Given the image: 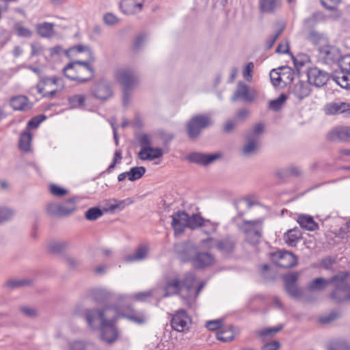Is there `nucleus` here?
Returning a JSON list of instances; mask_svg holds the SVG:
<instances>
[{"instance_id":"61","label":"nucleus","mask_w":350,"mask_h":350,"mask_svg":"<svg viewBox=\"0 0 350 350\" xmlns=\"http://www.w3.org/2000/svg\"><path fill=\"white\" fill-rule=\"evenodd\" d=\"M69 350H87L86 345L81 340H76L69 343Z\"/></svg>"},{"instance_id":"43","label":"nucleus","mask_w":350,"mask_h":350,"mask_svg":"<svg viewBox=\"0 0 350 350\" xmlns=\"http://www.w3.org/2000/svg\"><path fill=\"white\" fill-rule=\"evenodd\" d=\"M234 327L230 326L227 329H221L217 334V338L222 342H230L234 338Z\"/></svg>"},{"instance_id":"25","label":"nucleus","mask_w":350,"mask_h":350,"mask_svg":"<svg viewBox=\"0 0 350 350\" xmlns=\"http://www.w3.org/2000/svg\"><path fill=\"white\" fill-rule=\"evenodd\" d=\"M282 70H286V72H279L275 69H273L269 74L271 81L274 86L280 85V82L284 81V77L287 75V79L289 81H292L293 78L292 76V70L290 68H279Z\"/></svg>"},{"instance_id":"8","label":"nucleus","mask_w":350,"mask_h":350,"mask_svg":"<svg viewBox=\"0 0 350 350\" xmlns=\"http://www.w3.org/2000/svg\"><path fill=\"white\" fill-rule=\"evenodd\" d=\"M317 57L319 62L332 65L340 60L341 52L334 46L325 45L319 48Z\"/></svg>"},{"instance_id":"30","label":"nucleus","mask_w":350,"mask_h":350,"mask_svg":"<svg viewBox=\"0 0 350 350\" xmlns=\"http://www.w3.org/2000/svg\"><path fill=\"white\" fill-rule=\"evenodd\" d=\"M88 296L96 303H102L110 298L111 293L105 289L92 288L88 291Z\"/></svg>"},{"instance_id":"54","label":"nucleus","mask_w":350,"mask_h":350,"mask_svg":"<svg viewBox=\"0 0 350 350\" xmlns=\"http://www.w3.org/2000/svg\"><path fill=\"white\" fill-rule=\"evenodd\" d=\"M285 289L288 294L295 298H299L301 296V291L296 284L285 285Z\"/></svg>"},{"instance_id":"27","label":"nucleus","mask_w":350,"mask_h":350,"mask_svg":"<svg viewBox=\"0 0 350 350\" xmlns=\"http://www.w3.org/2000/svg\"><path fill=\"white\" fill-rule=\"evenodd\" d=\"M297 263V257L293 253L287 251L280 252L277 262L279 267L288 269L295 266Z\"/></svg>"},{"instance_id":"45","label":"nucleus","mask_w":350,"mask_h":350,"mask_svg":"<svg viewBox=\"0 0 350 350\" xmlns=\"http://www.w3.org/2000/svg\"><path fill=\"white\" fill-rule=\"evenodd\" d=\"M146 170L144 167H133L128 172V179L130 181H135L142 178L145 174Z\"/></svg>"},{"instance_id":"21","label":"nucleus","mask_w":350,"mask_h":350,"mask_svg":"<svg viewBox=\"0 0 350 350\" xmlns=\"http://www.w3.org/2000/svg\"><path fill=\"white\" fill-rule=\"evenodd\" d=\"M329 141L346 142L350 140V126H337L327 135Z\"/></svg>"},{"instance_id":"64","label":"nucleus","mask_w":350,"mask_h":350,"mask_svg":"<svg viewBox=\"0 0 350 350\" xmlns=\"http://www.w3.org/2000/svg\"><path fill=\"white\" fill-rule=\"evenodd\" d=\"M152 291H144L135 293L133 297L138 301H145L148 298L152 297Z\"/></svg>"},{"instance_id":"34","label":"nucleus","mask_w":350,"mask_h":350,"mask_svg":"<svg viewBox=\"0 0 350 350\" xmlns=\"http://www.w3.org/2000/svg\"><path fill=\"white\" fill-rule=\"evenodd\" d=\"M290 3L292 0H287ZM280 5V0H259V7L262 12L273 13Z\"/></svg>"},{"instance_id":"35","label":"nucleus","mask_w":350,"mask_h":350,"mask_svg":"<svg viewBox=\"0 0 350 350\" xmlns=\"http://www.w3.org/2000/svg\"><path fill=\"white\" fill-rule=\"evenodd\" d=\"M301 237V233L297 228L288 230L284 235L286 243L291 247L295 246Z\"/></svg>"},{"instance_id":"56","label":"nucleus","mask_w":350,"mask_h":350,"mask_svg":"<svg viewBox=\"0 0 350 350\" xmlns=\"http://www.w3.org/2000/svg\"><path fill=\"white\" fill-rule=\"evenodd\" d=\"M336 63H338L340 70L341 71H350V55H346L340 58Z\"/></svg>"},{"instance_id":"19","label":"nucleus","mask_w":350,"mask_h":350,"mask_svg":"<svg viewBox=\"0 0 350 350\" xmlns=\"http://www.w3.org/2000/svg\"><path fill=\"white\" fill-rule=\"evenodd\" d=\"M10 105L14 111H27L33 107V103L27 96L23 95L12 96Z\"/></svg>"},{"instance_id":"14","label":"nucleus","mask_w":350,"mask_h":350,"mask_svg":"<svg viewBox=\"0 0 350 350\" xmlns=\"http://www.w3.org/2000/svg\"><path fill=\"white\" fill-rule=\"evenodd\" d=\"M214 262V256L208 252H197L192 258L193 266L197 269H205L212 266Z\"/></svg>"},{"instance_id":"60","label":"nucleus","mask_w":350,"mask_h":350,"mask_svg":"<svg viewBox=\"0 0 350 350\" xmlns=\"http://www.w3.org/2000/svg\"><path fill=\"white\" fill-rule=\"evenodd\" d=\"M19 310L21 313L25 314L28 317H35L37 315V312L35 308L28 306H22L19 308Z\"/></svg>"},{"instance_id":"9","label":"nucleus","mask_w":350,"mask_h":350,"mask_svg":"<svg viewBox=\"0 0 350 350\" xmlns=\"http://www.w3.org/2000/svg\"><path fill=\"white\" fill-rule=\"evenodd\" d=\"M91 93L96 98L106 100L113 95L111 84L109 81L101 79L92 86Z\"/></svg>"},{"instance_id":"59","label":"nucleus","mask_w":350,"mask_h":350,"mask_svg":"<svg viewBox=\"0 0 350 350\" xmlns=\"http://www.w3.org/2000/svg\"><path fill=\"white\" fill-rule=\"evenodd\" d=\"M218 239H216L213 237H208L207 239H203L200 241V244L202 247L206 249H213L214 247H217Z\"/></svg>"},{"instance_id":"13","label":"nucleus","mask_w":350,"mask_h":350,"mask_svg":"<svg viewBox=\"0 0 350 350\" xmlns=\"http://www.w3.org/2000/svg\"><path fill=\"white\" fill-rule=\"evenodd\" d=\"M172 227L175 234L183 233L188 228V213L185 211H178L172 215Z\"/></svg>"},{"instance_id":"15","label":"nucleus","mask_w":350,"mask_h":350,"mask_svg":"<svg viewBox=\"0 0 350 350\" xmlns=\"http://www.w3.org/2000/svg\"><path fill=\"white\" fill-rule=\"evenodd\" d=\"M221 157L219 153L206 154L202 152H192L187 155V159L193 163L207 165Z\"/></svg>"},{"instance_id":"49","label":"nucleus","mask_w":350,"mask_h":350,"mask_svg":"<svg viewBox=\"0 0 350 350\" xmlns=\"http://www.w3.org/2000/svg\"><path fill=\"white\" fill-rule=\"evenodd\" d=\"M68 100V103L72 108H77L85 105V97L83 94H75L70 96Z\"/></svg>"},{"instance_id":"39","label":"nucleus","mask_w":350,"mask_h":350,"mask_svg":"<svg viewBox=\"0 0 350 350\" xmlns=\"http://www.w3.org/2000/svg\"><path fill=\"white\" fill-rule=\"evenodd\" d=\"M332 284V277L330 279H324L318 278L311 281L308 285L310 291L322 290L326 288L329 284Z\"/></svg>"},{"instance_id":"22","label":"nucleus","mask_w":350,"mask_h":350,"mask_svg":"<svg viewBox=\"0 0 350 350\" xmlns=\"http://www.w3.org/2000/svg\"><path fill=\"white\" fill-rule=\"evenodd\" d=\"M143 3L144 0H121L120 7L125 14H135L142 10Z\"/></svg>"},{"instance_id":"32","label":"nucleus","mask_w":350,"mask_h":350,"mask_svg":"<svg viewBox=\"0 0 350 350\" xmlns=\"http://www.w3.org/2000/svg\"><path fill=\"white\" fill-rule=\"evenodd\" d=\"M333 79L342 88H350V71H336Z\"/></svg>"},{"instance_id":"55","label":"nucleus","mask_w":350,"mask_h":350,"mask_svg":"<svg viewBox=\"0 0 350 350\" xmlns=\"http://www.w3.org/2000/svg\"><path fill=\"white\" fill-rule=\"evenodd\" d=\"M13 216V212L7 207H0V224L9 221Z\"/></svg>"},{"instance_id":"11","label":"nucleus","mask_w":350,"mask_h":350,"mask_svg":"<svg viewBox=\"0 0 350 350\" xmlns=\"http://www.w3.org/2000/svg\"><path fill=\"white\" fill-rule=\"evenodd\" d=\"M191 319L185 310H179L172 316V327L177 332H185L189 328Z\"/></svg>"},{"instance_id":"42","label":"nucleus","mask_w":350,"mask_h":350,"mask_svg":"<svg viewBox=\"0 0 350 350\" xmlns=\"http://www.w3.org/2000/svg\"><path fill=\"white\" fill-rule=\"evenodd\" d=\"M32 136L31 134L28 131L23 132L21 134L19 139V148L24 151L27 152L30 149L31 142Z\"/></svg>"},{"instance_id":"29","label":"nucleus","mask_w":350,"mask_h":350,"mask_svg":"<svg viewBox=\"0 0 350 350\" xmlns=\"http://www.w3.org/2000/svg\"><path fill=\"white\" fill-rule=\"evenodd\" d=\"M161 148L152 147H143L139 152V157L142 160H153L163 155Z\"/></svg>"},{"instance_id":"40","label":"nucleus","mask_w":350,"mask_h":350,"mask_svg":"<svg viewBox=\"0 0 350 350\" xmlns=\"http://www.w3.org/2000/svg\"><path fill=\"white\" fill-rule=\"evenodd\" d=\"M196 280V275L193 272L185 273L184 279L181 281L182 287L185 288L189 297H192L193 286Z\"/></svg>"},{"instance_id":"17","label":"nucleus","mask_w":350,"mask_h":350,"mask_svg":"<svg viewBox=\"0 0 350 350\" xmlns=\"http://www.w3.org/2000/svg\"><path fill=\"white\" fill-rule=\"evenodd\" d=\"M324 111L327 115L343 114L345 117L350 116V103H329L325 105Z\"/></svg>"},{"instance_id":"46","label":"nucleus","mask_w":350,"mask_h":350,"mask_svg":"<svg viewBox=\"0 0 350 350\" xmlns=\"http://www.w3.org/2000/svg\"><path fill=\"white\" fill-rule=\"evenodd\" d=\"M16 35L19 37L30 38L32 36V31L25 27L21 22L16 23L13 27Z\"/></svg>"},{"instance_id":"18","label":"nucleus","mask_w":350,"mask_h":350,"mask_svg":"<svg viewBox=\"0 0 350 350\" xmlns=\"http://www.w3.org/2000/svg\"><path fill=\"white\" fill-rule=\"evenodd\" d=\"M256 94L254 90H250L247 85L243 83L238 84L237 90L232 96V101H236L241 99L245 102H252Z\"/></svg>"},{"instance_id":"62","label":"nucleus","mask_w":350,"mask_h":350,"mask_svg":"<svg viewBox=\"0 0 350 350\" xmlns=\"http://www.w3.org/2000/svg\"><path fill=\"white\" fill-rule=\"evenodd\" d=\"M146 40V35L144 33H140L138 36H136L134 44H133V49L135 51H138L141 49V47L143 46Z\"/></svg>"},{"instance_id":"37","label":"nucleus","mask_w":350,"mask_h":350,"mask_svg":"<svg viewBox=\"0 0 350 350\" xmlns=\"http://www.w3.org/2000/svg\"><path fill=\"white\" fill-rule=\"evenodd\" d=\"M33 280L31 279H11L8 280L5 284V287L9 290H14L21 287L31 285Z\"/></svg>"},{"instance_id":"48","label":"nucleus","mask_w":350,"mask_h":350,"mask_svg":"<svg viewBox=\"0 0 350 350\" xmlns=\"http://www.w3.org/2000/svg\"><path fill=\"white\" fill-rule=\"evenodd\" d=\"M103 215V211L99 207H92L85 213V217L89 221H95Z\"/></svg>"},{"instance_id":"26","label":"nucleus","mask_w":350,"mask_h":350,"mask_svg":"<svg viewBox=\"0 0 350 350\" xmlns=\"http://www.w3.org/2000/svg\"><path fill=\"white\" fill-rule=\"evenodd\" d=\"M217 250L224 256L232 254L236 248V241L232 238L218 239Z\"/></svg>"},{"instance_id":"3","label":"nucleus","mask_w":350,"mask_h":350,"mask_svg":"<svg viewBox=\"0 0 350 350\" xmlns=\"http://www.w3.org/2000/svg\"><path fill=\"white\" fill-rule=\"evenodd\" d=\"M63 71L66 77L79 83L90 81L94 75L93 68L85 61L70 62L64 67Z\"/></svg>"},{"instance_id":"24","label":"nucleus","mask_w":350,"mask_h":350,"mask_svg":"<svg viewBox=\"0 0 350 350\" xmlns=\"http://www.w3.org/2000/svg\"><path fill=\"white\" fill-rule=\"evenodd\" d=\"M122 317L138 325L144 324L148 321V314L144 310L135 309H131L124 312V314H122Z\"/></svg>"},{"instance_id":"10","label":"nucleus","mask_w":350,"mask_h":350,"mask_svg":"<svg viewBox=\"0 0 350 350\" xmlns=\"http://www.w3.org/2000/svg\"><path fill=\"white\" fill-rule=\"evenodd\" d=\"M308 83L315 87L321 88L325 85L329 79L328 72L317 67L306 69Z\"/></svg>"},{"instance_id":"33","label":"nucleus","mask_w":350,"mask_h":350,"mask_svg":"<svg viewBox=\"0 0 350 350\" xmlns=\"http://www.w3.org/2000/svg\"><path fill=\"white\" fill-rule=\"evenodd\" d=\"M258 140L254 136H246V144L244 145L242 152L245 156H250L258 151Z\"/></svg>"},{"instance_id":"5","label":"nucleus","mask_w":350,"mask_h":350,"mask_svg":"<svg viewBox=\"0 0 350 350\" xmlns=\"http://www.w3.org/2000/svg\"><path fill=\"white\" fill-rule=\"evenodd\" d=\"M264 220L258 218L254 220L243 219L239 225V230L245 234V241L251 245H257L262 237Z\"/></svg>"},{"instance_id":"2","label":"nucleus","mask_w":350,"mask_h":350,"mask_svg":"<svg viewBox=\"0 0 350 350\" xmlns=\"http://www.w3.org/2000/svg\"><path fill=\"white\" fill-rule=\"evenodd\" d=\"M122 314L116 306L106 305L99 310L98 309H89L85 312V317L88 325L90 327H95L96 322L115 323L118 319L122 317Z\"/></svg>"},{"instance_id":"31","label":"nucleus","mask_w":350,"mask_h":350,"mask_svg":"<svg viewBox=\"0 0 350 350\" xmlns=\"http://www.w3.org/2000/svg\"><path fill=\"white\" fill-rule=\"evenodd\" d=\"M297 221L302 228L309 231H314L319 228L318 224L310 215H299Z\"/></svg>"},{"instance_id":"52","label":"nucleus","mask_w":350,"mask_h":350,"mask_svg":"<svg viewBox=\"0 0 350 350\" xmlns=\"http://www.w3.org/2000/svg\"><path fill=\"white\" fill-rule=\"evenodd\" d=\"M113 201L114 204H111L110 205V209L111 211H115L117 209L119 211H122L126 207V205H129L133 203V200L130 198H127L124 200H114Z\"/></svg>"},{"instance_id":"44","label":"nucleus","mask_w":350,"mask_h":350,"mask_svg":"<svg viewBox=\"0 0 350 350\" xmlns=\"http://www.w3.org/2000/svg\"><path fill=\"white\" fill-rule=\"evenodd\" d=\"M301 174V170L295 166H291L276 172L278 177L283 178L286 176H299Z\"/></svg>"},{"instance_id":"16","label":"nucleus","mask_w":350,"mask_h":350,"mask_svg":"<svg viewBox=\"0 0 350 350\" xmlns=\"http://www.w3.org/2000/svg\"><path fill=\"white\" fill-rule=\"evenodd\" d=\"M174 251L177 257L183 262L192 261L195 255V247L191 243H180L174 246Z\"/></svg>"},{"instance_id":"36","label":"nucleus","mask_w":350,"mask_h":350,"mask_svg":"<svg viewBox=\"0 0 350 350\" xmlns=\"http://www.w3.org/2000/svg\"><path fill=\"white\" fill-rule=\"evenodd\" d=\"M38 33L42 38H51L55 34L54 25L51 23L44 22L36 25Z\"/></svg>"},{"instance_id":"63","label":"nucleus","mask_w":350,"mask_h":350,"mask_svg":"<svg viewBox=\"0 0 350 350\" xmlns=\"http://www.w3.org/2000/svg\"><path fill=\"white\" fill-rule=\"evenodd\" d=\"M222 326V321L220 319L211 320L206 323V327L209 330H216Z\"/></svg>"},{"instance_id":"50","label":"nucleus","mask_w":350,"mask_h":350,"mask_svg":"<svg viewBox=\"0 0 350 350\" xmlns=\"http://www.w3.org/2000/svg\"><path fill=\"white\" fill-rule=\"evenodd\" d=\"M68 243L66 241H53L49 245V250L53 253H59L67 248Z\"/></svg>"},{"instance_id":"7","label":"nucleus","mask_w":350,"mask_h":350,"mask_svg":"<svg viewBox=\"0 0 350 350\" xmlns=\"http://www.w3.org/2000/svg\"><path fill=\"white\" fill-rule=\"evenodd\" d=\"M211 124V118L204 114L193 116L186 125V130L189 137L191 139L198 137L202 129Z\"/></svg>"},{"instance_id":"41","label":"nucleus","mask_w":350,"mask_h":350,"mask_svg":"<svg viewBox=\"0 0 350 350\" xmlns=\"http://www.w3.org/2000/svg\"><path fill=\"white\" fill-rule=\"evenodd\" d=\"M307 38L314 45L325 44L327 42V37L324 33L315 30L310 31Z\"/></svg>"},{"instance_id":"51","label":"nucleus","mask_w":350,"mask_h":350,"mask_svg":"<svg viewBox=\"0 0 350 350\" xmlns=\"http://www.w3.org/2000/svg\"><path fill=\"white\" fill-rule=\"evenodd\" d=\"M327 350H350V343L345 340H338L330 343Z\"/></svg>"},{"instance_id":"57","label":"nucleus","mask_w":350,"mask_h":350,"mask_svg":"<svg viewBox=\"0 0 350 350\" xmlns=\"http://www.w3.org/2000/svg\"><path fill=\"white\" fill-rule=\"evenodd\" d=\"M50 192L54 196L62 197L68 193V190L57 185L52 184L50 185Z\"/></svg>"},{"instance_id":"20","label":"nucleus","mask_w":350,"mask_h":350,"mask_svg":"<svg viewBox=\"0 0 350 350\" xmlns=\"http://www.w3.org/2000/svg\"><path fill=\"white\" fill-rule=\"evenodd\" d=\"M310 92V84L302 81H299L294 84L290 90V94L299 100H301L308 96Z\"/></svg>"},{"instance_id":"6","label":"nucleus","mask_w":350,"mask_h":350,"mask_svg":"<svg viewBox=\"0 0 350 350\" xmlns=\"http://www.w3.org/2000/svg\"><path fill=\"white\" fill-rule=\"evenodd\" d=\"M77 197H71L59 204L50 203L46 206V211L53 216L66 217L77 211Z\"/></svg>"},{"instance_id":"1","label":"nucleus","mask_w":350,"mask_h":350,"mask_svg":"<svg viewBox=\"0 0 350 350\" xmlns=\"http://www.w3.org/2000/svg\"><path fill=\"white\" fill-rule=\"evenodd\" d=\"M114 77L116 80L123 87L122 103L126 107L129 105L131 91L138 85L139 76L138 72L130 67L117 69Z\"/></svg>"},{"instance_id":"12","label":"nucleus","mask_w":350,"mask_h":350,"mask_svg":"<svg viewBox=\"0 0 350 350\" xmlns=\"http://www.w3.org/2000/svg\"><path fill=\"white\" fill-rule=\"evenodd\" d=\"M100 327L101 330V338L103 340L107 343L113 342L118 338V331L115 327V323L103 322H96L95 327H92L96 329Z\"/></svg>"},{"instance_id":"53","label":"nucleus","mask_w":350,"mask_h":350,"mask_svg":"<svg viewBox=\"0 0 350 350\" xmlns=\"http://www.w3.org/2000/svg\"><path fill=\"white\" fill-rule=\"evenodd\" d=\"M282 328H283L282 325L266 328V329L259 330L258 332V334L260 337H266L268 336H272L275 335L276 333H278V332H280Z\"/></svg>"},{"instance_id":"58","label":"nucleus","mask_w":350,"mask_h":350,"mask_svg":"<svg viewBox=\"0 0 350 350\" xmlns=\"http://www.w3.org/2000/svg\"><path fill=\"white\" fill-rule=\"evenodd\" d=\"M263 130L264 124L262 123H258L252 128L246 136L256 137L259 141V135L263 132Z\"/></svg>"},{"instance_id":"4","label":"nucleus","mask_w":350,"mask_h":350,"mask_svg":"<svg viewBox=\"0 0 350 350\" xmlns=\"http://www.w3.org/2000/svg\"><path fill=\"white\" fill-rule=\"evenodd\" d=\"M349 273L340 272L332 277L334 290L329 295L330 299L336 303L350 301V285L348 282Z\"/></svg>"},{"instance_id":"47","label":"nucleus","mask_w":350,"mask_h":350,"mask_svg":"<svg viewBox=\"0 0 350 350\" xmlns=\"http://www.w3.org/2000/svg\"><path fill=\"white\" fill-rule=\"evenodd\" d=\"M287 99V96L284 94H281L278 98L274 100H271L269 103V109L278 111H279L282 105L284 104L285 101Z\"/></svg>"},{"instance_id":"28","label":"nucleus","mask_w":350,"mask_h":350,"mask_svg":"<svg viewBox=\"0 0 350 350\" xmlns=\"http://www.w3.org/2000/svg\"><path fill=\"white\" fill-rule=\"evenodd\" d=\"M149 252V247L147 245H140L133 254L125 256L126 262H133L135 261H142L146 259Z\"/></svg>"},{"instance_id":"23","label":"nucleus","mask_w":350,"mask_h":350,"mask_svg":"<svg viewBox=\"0 0 350 350\" xmlns=\"http://www.w3.org/2000/svg\"><path fill=\"white\" fill-rule=\"evenodd\" d=\"M182 289L181 280L176 277L167 279L163 286L165 297L177 295Z\"/></svg>"},{"instance_id":"38","label":"nucleus","mask_w":350,"mask_h":350,"mask_svg":"<svg viewBox=\"0 0 350 350\" xmlns=\"http://www.w3.org/2000/svg\"><path fill=\"white\" fill-rule=\"evenodd\" d=\"M206 221L209 222L198 214H193L191 216L188 214V228L191 230H196L205 226Z\"/></svg>"}]
</instances>
